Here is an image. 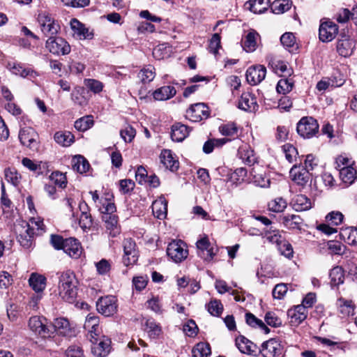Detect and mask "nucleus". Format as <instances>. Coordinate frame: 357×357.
<instances>
[{
	"label": "nucleus",
	"mask_w": 357,
	"mask_h": 357,
	"mask_svg": "<svg viewBox=\"0 0 357 357\" xmlns=\"http://www.w3.org/2000/svg\"><path fill=\"white\" fill-rule=\"evenodd\" d=\"M292 2L290 0H275L271 5V10L273 13H283L290 9Z\"/></svg>",
	"instance_id": "obj_39"
},
{
	"label": "nucleus",
	"mask_w": 357,
	"mask_h": 357,
	"mask_svg": "<svg viewBox=\"0 0 357 357\" xmlns=\"http://www.w3.org/2000/svg\"><path fill=\"white\" fill-rule=\"evenodd\" d=\"M167 254L174 261L178 263L188 257V251L182 241H173L167 246Z\"/></svg>",
	"instance_id": "obj_8"
},
{
	"label": "nucleus",
	"mask_w": 357,
	"mask_h": 357,
	"mask_svg": "<svg viewBox=\"0 0 357 357\" xmlns=\"http://www.w3.org/2000/svg\"><path fill=\"white\" fill-rule=\"evenodd\" d=\"M264 319L268 325L273 327H278L282 324L280 319H279L273 312H266Z\"/></svg>",
	"instance_id": "obj_61"
},
{
	"label": "nucleus",
	"mask_w": 357,
	"mask_h": 357,
	"mask_svg": "<svg viewBox=\"0 0 357 357\" xmlns=\"http://www.w3.org/2000/svg\"><path fill=\"white\" fill-rule=\"evenodd\" d=\"M211 353L208 343L199 342L192 350L193 357H208Z\"/></svg>",
	"instance_id": "obj_38"
},
{
	"label": "nucleus",
	"mask_w": 357,
	"mask_h": 357,
	"mask_svg": "<svg viewBox=\"0 0 357 357\" xmlns=\"http://www.w3.org/2000/svg\"><path fill=\"white\" fill-rule=\"evenodd\" d=\"M288 316L291 318V321L295 324H299L307 318V310L302 305H298L287 312Z\"/></svg>",
	"instance_id": "obj_25"
},
{
	"label": "nucleus",
	"mask_w": 357,
	"mask_h": 357,
	"mask_svg": "<svg viewBox=\"0 0 357 357\" xmlns=\"http://www.w3.org/2000/svg\"><path fill=\"white\" fill-rule=\"evenodd\" d=\"M93 125L92 116H86L82 117L75 122V128L79 131H85L89 129Z\"/></svg>",
	"instance_id": "obj_44"
},
{
	"label": "nucleus",
	"mask_w": 357,
	"mask_h": 357,
	"mask_svg": "<svg viewBox=\"0 0 357 357\" xmlns=\"http://www.w3.org/2000/svg\"><path fill=\"white\" fill-rule=\"evenodd\" d=\"M95 266L98 274L100 275L107 274L111 269L110 263L105 259H102L100 261L95 262Z\"/></svg>",
	"instance_id": "obj_53"
},
{
	"label": "nucleus",
	"mask_w": 357,
	"mask_h": 357,
	"mask_svg": "<svg viewBox=\"0 0 357 357\" xmlns=\"http://www.w3.org/2000/svg\"><path fill=\"white\" fill-rule=\"evenodd\" d=\"M47 320L44 317L34 316L30 318L29 321V328L34 333L43 337H50L52 331L46 324Z\"/></svg>",
	"instance_id": "obj_13"
},
{
	"label": "nucleus",
	"mask_w": 357,
	"mask_h": 357,
	"mask_svg": "<svg viewBox=\"0 0 357 357\" xmlns=\"http://www.w3.org/2000/svg\"><path fill=\"white\" fill-rule=\"evenodd\" d=\"M329 276L331 278V284L333 286H338L344 282V270L341 266H337L333 268L330 271Z\"/></svg>",
	"instance_id": "obj_37"
},
{
	"label": "nucleus",
	"mask_w": 357,
	"mask_h": 357,
	"mask_svg": "<svg viewBox=\"0 0 357 357\" xmlns=\"http://www.w3.org/2000/svg\"><path fill=\"white\" fill-rule=\"evenodd\" d=\"M319 128L317 121L311 116L301 118L296 126L298 134L303 139H310L316 136L319 132Z\"/></svg>",
	"instance_id": "obj_3"
},
{
	"label": "nucleus",
	"mask_w": 357,
	"mask_h": 357,
	"mask_svg": "<svg viewBox=\"0 0 357 357\" xmlns=\"http://www.w3.org/2000/svg\"><path fill=\"white\" fill-rule=\"evenodd\" d=\"M45 47L54 55H66L71 48L68 43L61 37H49L45 43Z\"/></svg>",
	"instance_id": "obj_5"
},
{
	"label": "nucleus",
	"mask_w": 357,
	"mask_h": 357,
	"mask_svg": "<svg viewBox=\"0 0 357 357\" xmlns=\"http://www.w3.org/2000/svg\"><path fill=\"white\" fill-rule=\"evenodd\" d=\"M58 275L59 296L66 302L73 303L77 295L78 284L75 273L71 271H66Z\"/></svg>",
	"instance_id": "obj_1"
},
{
	"label": "nucleus",
	"mask_w": 357,
	"mask_h": 357,
	"mask_svg": "<svg viewBox=\"0 0 357 357\" xmlns=\"http://www.w3.org/2000/svg\"><path fill=\"white\" fill-rule=\"evenodd\" d=\"M102 219L105 222L107 229L111 230L110 234L115 236L119 233L118 229V217L116 215H103Z\"/></svg>",
	"instance_id": "obj_35"
},
{
	"label": "nucleus",
	"mask_w": 357,
	"mask_h": 357,
	"mask_svg": "<svg viewBox=\"0 0 357 357\" xmlns=\"http://www.w3.org/2000/svg\"><path fill=\"white\" fill-rule=\"evenodd\" d=\"M283 347L280 341L271 338L262 343L258 351L263 357H278L282 354Z\"/></svg>",
	"instance_id": "obj_10"
},
{
	"label": "nucleus",
	"mask_w": 357,
	"mask_h": 357,
	"mask_svg": "<svg viewBox=\"0 0 357 357\" xmlns=\"http://www.w3.org/2000/svg\"><path fill=\"white\" fill-rule=\"evenodd\" d=\"M340 178L344 183L351 185L357 178V172L351 165L341 167L340 169Z\"/></svg>",
	"instance_id": "obj_31"
},
{
	"label": "nucleus",
	"mask_w": 357,
	"mask_h": 357,
	"mask_svg": "<svg viewBox=\"0 0 357 357\" xmlns=\"http://www.w3.org/2000/svg\"><path fill=\"white\" fill-rule=\"evenodd\" d=\"M264 237L270 243H276L278 246L284 241L278 231H273V232L268 231L265 233Z\"/></svg>",
	"instance_id": "obj_62"
},
{
	"label": "nucleus",
	"mask_w": 357,
	"mask_h": 357,
	"mask_svg": "<svg viewBox=\"0 0 357 357\" xmlns=\"http://www.w3.org/2000/svg\"><path fill=\"white\" fill-rule=\"evenodd\" d=\"M208 312L213 316H219L223 310V305L220 301L212 300L207 305Z\"/></svg>",
	"instance_id": "obj_49"
},
{
	"label": "nucleus",
	"mask_w": 357,
	"mask_h": 357,
	"mask_svg": "<svg viewBox=\"0 0 357 357\" xmlns=\"http://www.w3.org/2000/svg\"><path fill=\"white\" fill-rule=\"evenodd\" d=\"M197 255L204 262H211L217 255L218 249L211 246L207 236L199 239L196 243Z\"/></svg>",
	"instance_id": "obj_4"
},
{
	"label": "nucleus",
	"mask_w": 357,
	"mask_h": 357,
	"mask_svg": "<svg viewBox=\"0 0 357 357\" xmlns=\"http://www.w3.org/2000/svg\"><path fill=\"white\" fill-rule=\"evenodd\" d=\"M74 135L68 131H59L54 136L55 142L63 146H70L74 142Z\"/></svg>",
	"instance_id": "obj_36"
},
{
	"label": "nucleus",
	"mask_w": 357,
	"mask_h": 357,
	"mask_svg": "<svg viewBox=\"0 0 357 357\" xmlns=\"http://www.w3.org/2000/svg\"><path fill=\"white\" fill-rule=\"evenodd\" d=\"M99 203L101 204V206H100L99 211L103 213V215H113L116 211L115 204L113 202H111L108 199L101 198Z\"/></svg>",
	"instance_id": "obj_48"
},
{
	"label": "nucleus",
	"mask_w": 357,
	"mask_h": 357,
	"mask_svg": "<svg viewBox=\"0 0 357 357\" xmlns=\"http://www.w3.org/2000/svg\"><path fill=\"white\" fill-rule=\"evenodd\" d=\"M338 33V26L329 19H323L319 29V38L323 43L332 41Z\"/></svg>",
	"instance_id": "obj_6"
},
{
	"label": "nucleus",
	"mask_w": 357,
	"mask_h": 357,
	"mask_svg": "<svg viewBox=\"0 0 357 357\" xmlns=\"http://www.w3.org/2000/svg\"><path fill=\"white\" fill-rule=\"evenodd\" d=\"M282 149L285 155L286 159L289 162H292L298 155V151L296 147L290 144H286L282 146Z\"/></svg>",
	"instance_id": "obj_50"
},
{
	"label": "nucleus",
	"mask_w": 357,
	"mask_h": 357,
	"mask_svg": "<svg viewBox=\"0 0 357 357\" xmlns=\"http://www.w3.org/2000/svg\"><path fill=\"white\" fill-rule=\"evenodd\" d=\"M48 326L52 331L51 335L54 331L63 336L69 335L71 333L70 323L68 319L63 317L55 319L52 325Z\"/></svg>",
	"instance_id": "obj_21"
},
{
	"label": "nucleus",
	"mask_w": 357,
	"mask_h": 357,
	"mask_svg": "<svg viewBox=\"0 0 357 357\" xmlns=\"http://www.w3.org/2000/svg\"><path fill=\"white\" fill-rule=\"evenodd\" d=\"M220 47V36L218 33H214L210 40L209 52L216 54Z\"/></svg>",
	"instance_id": "obj_64"
},
{
	"label": "nucleus",
	"mask_w": 357,
	"mask_h": 357,
	"mask_svg": "<svg viewBox=\"0 0 357 357\" xmlns=\"http://www.w3.org/2000/svg\"><path fill=\"white\" fill-rule=\"evenodd\" d=\"M238 155L243 162L248 165H252L256 162L257 158L254 151L248 146H242L238 150Z\"/></svg>",
	"instance_id": "obj_30"
},
{
	"label": "nucleus",
	"mask_w": 357,
	"mask_h": 357,
	"mask_svg": "<svg viewBox=\"0 0 357 357\" xmlns=\"http://www.w3.org/2000/svg\"><path fill=\"white\" fill-rule=\"evenodd\" d=\"M189 134L188 127L177 123L172 126L171 137L173 141L182 142Z\"/></svg>",
	"instance_id": "obj_28"
},
{
	"label": "nucleus",
	"mask_w": 357,
	"mask_h": 357,
	"mask_svg": "<svg viewBox=\"0 0 357 357\" xmlns=\"http://www.w3.org/2000/svg\"><path fill=\"white\" fill-rule=\"evenodd\" d=\"M124 255L123 262L125 266L134 264L138 259V252L136 250V243L132 238H126L123 242Z\"/></svg>",
	"instance_id": "obj_12"
},
{
	"label": "nucleus",
	"mask_w": 357,
	"mask_h": 357,
	"mask_svg": "<svg viewBox=\"0 0 357 357\" xmlns=\"http://www.w3.org/2000/svg\"><path fill=\"white\" fill-rule=\"evenodd\" d=\"M37 133L31 127H24L20 130L19 139L21 144L31 150L37 149Z\"/></svg>",
	"instance_id": "obj_14"
},
{
	"label": "nucleus",
	"mask_w": 357,
	"mask_h": 357,
	"mask_svg": "<svg viewBox=\"0 0 357 357\" xmlns=\"http://www.w3.org/2000/svg\"><path fill=\"white\" fill-rule=\"evenodd\" d=\"M5 178L7 181L16 186L20 181V176L16 171L10 169H5Z\"/></svg>",
	"instance_id": "obj_63"
},
{
	"label": "nucleus",
	"mask_w": 357,
	"mask_h": 357,
	"mask_svg": "<svg viewBox=\"0 0 357 357\" xmlns=\"http://www.w3.org/2000/svg\"><path fill=\"white\" fill-rule=\"evenodd\" d=\"M337 305L338 306L340 312L344 315L349 316V314H353L354 309L351 301L340 298L337 301Z\"/></svg>",
	"instance_id": "obj_47"
},
{
	"label": "nucleus",
	"mask_w": 357,
	"mask_h": 357,
	"mask_svg": "<svg viewBox=\"0 0 357 357\" xmlns=\"http://www.w3.org/2000/svg\"><path fill=\"white\" fill-rule=\"evenodd\" d=\"M280 42L287 48H291L296 44V38L292 33H284L280 37Z\"/></svg>",
	"instance_id": "obj_57"
},
{
	"label": "nucleus",
	"mask_w": 357,
	"mask_h": 357,
	"mask_svg": "<svg viewBox=\"0 0 357 357\" xmlns=\"http://www.w3.org/2000/svg\"><path fill=\"white\" fill-rule=\"evenodd\" d=\"M155 76V68L151 65H148L141 70L139 77L144 83L151 82Z\"/></svg>",
	"instance_id": "obj_45"
},
{
	"label": "nucleus",
	"mask_w": 357,
	"mask_h": 357,
	"mask_svg": "<svg viewBox=\"0 0 357 357\" xmlns=\"http://www.w3.org/2000/svg\"><path fill=\"white\" fill-rule=\"evenodd\" d=\"M219 130L222 135L233 137L237 134L238 128L235 123H229L220 126Z\"/></svg>",
	"instance_id": "obj_54"
},
{
	"label": "nucleus",
	"mask_w": 357,
	"mask_h": 357,
	"mask_svg": "<svg viewBox=\"0 0 357 357\" xmlns=\"http://www.w3.org/2000/svg\"><path fill=\"white\" fill-rule=\"evenodd\" d=\"M29 283L36 292H41L45 288L46 278L41 275L32 273L29 279Z\"/></svg>",
	"instance_id": "obj_33"
},
{
	"label": "nucleus",
	"mask_w": 357,
	"mask_h": 357,
	"mask_svg": "<svg viewBox=\"0 0 357 357\" xmlns=\"http://www.w3.org/2000/svg\"><path fill=\"white\" fill-rule=\"evenodd\" d=\"M293 82L289 79H281L277 84V91L285 94L291 91Z\"/></svg>",
	"instance_id": "obj_52"
},
{
	"label": "nucleus",
	"mask_w": 357,
	"mask_h": 357,
	"mask_svg": "<svg viewBox=\"0 0 357 357\" xmlns=\"http://www.w3.org/2000/svg\"><path fill=\"white\" fill-rule=\"evenodd\" d=\"M266 75V69L262 65L252 66L246 71V79L251 85H257L261 82Z\"/></svg>",
	"instance_id": "obj_15"
},
{
	"label": "nucleus",
	"mask_w": 357,
	"mask_h": 357,
	"mask_svg": "<svg viewBox=\"0 0 357 357\" xmlns=\"http://www.w3.org/2000/svg\"><path fill=\"white\" fill-rule=\"evenodd\" d=\"M270 211L280 213L282 212L287 207V202L282 197H277L271 200L268 204Z\"/></svg>",
	"instance_id": "obj_46"
},
{
	"label": "nucleus",
	"mask_w": 357,
	"mask_h": 357,
	"mask_svg": "<svg viewBox=\"0 0 357 357\" xmlns=\"http://www.w3.org/2000/svg\"><path fill=\"white\" fill-rule=\"evenodd\" d=\"M238 107L239 109L247 112H254L258 107L255 97L250 92L242 93Z\"/></svg>",
	"instance_id": "obj_20"
},
{
	"label": "nucleus",
	"mask_w": 357,
	"mask_h": 357,
	"mask_svg": "<svg viewBox=\"0 0 357 357\" xmlns=\"http://www.w3.org/2000/svg\"><path fill=\"white\" fill-rule=\"evenodd\" d=\"M73 168L75 171L84 174L88 171L89 163L83 156L78 155L73 159Z\"/></svg>",
	"instance_id": "obj_42"
},
{
	"label": "nucleus",
	"mask_w": 357,
	"mask_h": 357,
	"mask_svg": "<svg viewBox=\"0 0 357 357\" xmlns=\"http://www.w3.org/2000/svg\"><path fill=\"white\" fill-rule=\"evenodd\" d=\"M70 27L74 34L81 40L91 39L93 37V33L89 31V29L76 18H73L70 20Z\"/></svg>",
	"instance_id": "obj_22"
},
{
	"label": "nucleus",
	"mask_w": 357,
	"mask_h": 357,
	"mask_svg": "<svg viewBox=\"0 0 357 357\" xmlns=\"http://www.w3.org/2000/svg\"><path fill=\"white\" fill-rule=\"evenodd\" d=\"M236 344L239 350L244 354H256L258 351V347L243 335L236 337Z\"/></svg>",
	"instance_id": "obj_23"
},
{
	"label": "nucleus",
	"mask_w": 357,
	"mask_h": 357,
	"mask_svg": "<svg viewBox=\"0 0 357 357\" xmlns=\"http://www.w3.org/2000/svg\"><path fill=\"white\" fill-rule=\"evenodd\" d=\"M258 33L254 31L249 32L244 41V49L247 52H253L257 47V38Z\"/></svg>",
	"instance_id": "obj_43"
},
{
	"label": "nucleus",
	"mask_w": 357,
	"mask_h": 357,
	"mask_svg": "<svg viewBox=\"0 0 357 357\" xmlns=\"http://www.w3.org/2000/svg\"><path fill=\"white\" fill-rule=\"evenodd\" d=\"M66 357H85L82 347L77 345H71L66 350Z\"/></svg>",
	"instance_id": "obj_60"
},
{
	"label": "nucleus",
	"mask_w": 357,
	"mask_h": 357,
	"mask_svg": "<svg viewBox=\"0 0 357 357\" xmlns=\"http://www.w3.org/2000/svg\"><path fill=\"white\" fill-rule=\"evenodd\" d=\"M117 300L113 296L100 298L96 302L97 310L105 317L114 314L117 311Z\"/></svg>",
	"instance_id": "obj_9"
},
{
	"label": "nucleus",
	"mask_w": 357,
	"mask_h": 357,
	"mask_svg": "<svg viewBox=\"0 0 357 357\" xmlns=\"http://www.w3.org/2000/svg\"><path fill=\"white\" fill-rule=\"evenodd\" d=\"M209 116V109L204 103H195L187 109L185 117L192 122H199Z\"/></svg>",
	"instance_id": "obj_11"
},
{
	"label": "nucleus",
	"mask_w": 357,
	"mask_h": 357,
	"mask_svg": "<svg viewBox=\"0 0 357 357\" xmlns=\"http://www.w3.org/2000/svg\"><path fill=\"white\" fill-rule=\"evenodd\" d=\"M250 174L252 176L253 182L258 186L261 188H266L269 186L270 181L265 176L264 172L261 168H252L250 171Z\"/></svg>",
	"instance_id": "obj_32"
},
{
	"label": "nucleus",
	"mask_w": 357,
	"mask_h": 357,
	"mask_svg": "<svg viewBox=\"0 0 357 357\" xmlns=\"http://www.w3.org/2000/svg\"><path fill=\"white\" fill-rule=\"evenodd\" d=\"M282 222L289 229L298 228L302 222V219L296 215L287 214L281 218Z\"/></svg>",
	"instance_id": "obj_41"
},
{
	"label": "nucleus",
	"mask_w": 357,
	"mask_h": 357,
	"mask_svg": "<svg viewBox=\"0 0 357 357\" xmlns=\"http://www.w3.org/2000/svg\"><path fill=\"white\" fill-rule=\"evenodd\" d=\"M145 326V330L151 338H157L162 333V328L153 319L146 320Z\"/></svg>",
	"instance_id": "obj_40"
},
{
	"label": "nucleus",
	"mask_w": 357,
	"mask_h": 357,
	"mask_svg": "<svg viewBox=\"0 0 357 357\" xmlns=\"http://www.w3.org/2000/svg\"><path fill=\"white\" fill-rule=\"evenodd\" d=\"M288 290L286 284L280 283L275 286L273 289L272 294L274 298L282 299Z\"/></svg>",
	"instance_id": "obj_59"
},
{
	"label": "nucleus",
	"mask_w": 357,
	"mask_h": 357,
	"mask_svg": "<svg viewBox=\"0 0 357 357\" xmlns=\"http://www.w3.org/2000/svg\"><path fill=\"white\" fill-rule=\"evenodd\" d=\"M278 250L280 251V254L285 257L290 259L293 257L294 251L293 248L291 245L287 242V241L284 240L278 246Z\"/></svg>",
	"instance_id": "obj_55"
},
{
	"label": "nucleus",
	"mask_w": 357,
	"mask_h": 357,
	"mask_svg": "<svg viewBox=\"0 0 357 357\" xmlns=\"http://www.w3.org/2000/svg\"><path fill=\"white\" fill-rule=\"evenodd\" d=\"M38 21L40 24L41 31L46 36L53 37L56 35L60 30L59 23L47 14H39Z\"/></svg>",
	"instance_id": "obj_7"
},
{
	"label": "nucleus",
	"mask_w": 357,
	"mask_h": 357,
	"mask_svg": "<svg viewBox=\"0 0 357 357\" xmlns=\"http://www.w3.org/2000/svg\"><path fill=\"white\" fill-rule=\"evenodd\" d=\"M176 93L173 86H164L156 89L153 93V96L156 100H166L172 98Z\"/></svg>",
	"instance_id": "obj_29"
},
{
	"label": "nucleus",
	"mask_w": 357,
	"mask_h": 357,
	"mask_svg": "<svg viewBox=\"0 0 357 357\" xmlns=\"http://www.w3.org/2000/svg\"><path fill=\"white\" fill-rule=\"evenodd\" d=\"M245 5H248L249 10L254 13L261 14L269 7V0H250Z\"/></svg>",
	"instance_id": "obj_34"
},
{
	"label": "nucleus",
	"mask_w": 357,
	"mask_h": 357,
	"mask_svg": "<svg viewBox=\"0 0 357 357\" xmlns=\"http://www.w3.org/2000/svg\"><path fill=\"white\" fill-rule=\"evenodd\" d=\"M84 83L86 87L95 93H100L102 91L103 88L102 83L96 79H85Z\"/></svg>",
	"instance_id": "obj_56"
},
{
	"label": "nucleus",
	"mask_w": 357,
	"mask_h": 357,
	"mask_svg": "<svg viewBox=\"0 0 357 357\" xmlns=\"http://www.w3.org/2000/svg\"><path fill=\"white\" fill-rule=\"evenodd\" d=\"M51 181L61 188H65L67 183L66 175L59 172H52L50 176Z\"/></svg>",
	"instance_id": "obj_51"
},
{
	"label": "nucleus",
	"mask_w": 357,
	"mask_h": 357,
	"mask_svg": "<svg viewBox=\"0 0 357 357\" xmlns=\"http://www.w3.org/2000/svg\"><path fill=\"white\" fill-rule=\"evenodd\" d=\"M292 180L301 186H305L310 179L311 174L301 167L294 165L289 172Z\"/></svg>",
	"instance_id": "obj_18"
},
{
	"label": "nucleus",
	"mask_w": 357,
	"mask_h": 357,
	"mask_svg": "<svg viewBox=\"0 0 357 357\" xmlns=\"http://www.w3.org/2000/svg\"><path fill=\"white\" fill-rule=\"evenodd\" d=\"M326 218L331 224L339 225L342 222L344 215L339 211H332L326 215Z\"/></svg>",
	"instance_id": "obj_58"
},
{
	"label": "nucleus",
	"mask_w": 357,
	"mask_h": 357,
	"mask_svg": "<svg viewBox=\"0 0 357 357\" xmlns=\"http://www.w3.org/2000/svg\"><path fill=\"white\" fill-rule=\"evenodd\" d=\"M62 250L65 253L74 259H78L82 252L79 241L75 238H66Z\"/></svg>",
	"instance_id": "obj_19"
},
{
	"label": "nucleus",
	"mask_w": 357,
	"mask_h": 357,
	"mask_svg": "<svg viewBox=\"0 0 357 357\" xmlns=\"http://www.w3.org/2000/svg\"><path fill=\"white\" fill-rule=\"evenodd\" d=\"M91 343V352L96 357H106L110 352L111 341L105 337L93 340Z\"/></svg>",
	"instance_id": "obj_16"
},
{
	"label": "nucleus",
	"mask_w": 357,
	"mask_h": 357,
	"mask_svg": "<svg viewBox=\"0 0 357 357\" xmlns=\"http://www.w3.org/2000/svg\"><path fill=\"white\" fill-rule=\"evenodd\" d=\"M153 215L160 220L164 219L167 213V202L164 197H160L152 204Z\"/></svg>",
	"instance_id": "obj_27"
},
{
	"label": "nucleus",
	"mask_w": 357,
	"mask_h": 357,
	"mask_svg": "<svg viewBox=\"0 0 357 357\" xmlns=\"http://www.w3.org/2000/svg\"><path fill=\"white\" fill-rule=\"evenodd\" d=\"M355 40L348 36L342 35L337 43V51L342 56L347 57L353 53L355 48Z\"/></svg>",
	"instance_id": "obj_17"
},
{
	"label": "nucleus",
	"mask_w": 357,
	"mask_h": 357,
	"mask_svg": "<svg viewBox=\"0 0 357 357\" xmlns=\"http://www.w3.org/2000/svg\"><path fill=\"white\" fill-rule=\"evenodd\" d=\"M291 204L296 211H304L312 207L310 199L304 195H296L292 199Z\"/></svg>",
	"instance_id": "obj_26"
},
{
	"label": "nucleus",
	"mask_w": 357,
	"mask_h": 357,
	"mask_svg": "<svg viewBox=\"0 0 357 357\" xmlns=\"http://www.w3.org/2000/svg\"><path fill=\"white\" fill-rule=\"evenodd\" d=\"M160 160L163 165L172 172L176 171L179 166L178 160L175 158L172 152L169 149L162 151Z\"/></svg>",
	"instance_id": "obj_24"
},
{
	"label": "nucleus",
	"mask_w": 357,
	"mask_h": 357,
	"mask_svg": "<svg viewBox=\"0 0 357 357\" xmlns=\"http://www.w3.org/2000/svg\"><path fill=\"white\" fill-rule=\"evenodd\" d=\"M17 240L25 249L30 248L33 243V229L26 221H22L15 225Z\"/></svg>",
	"instance_id": "obj_2"
}]
</instances>
